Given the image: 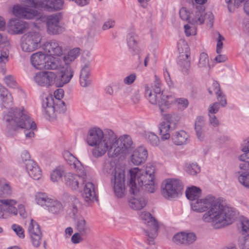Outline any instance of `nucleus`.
<instances>
[{
	"label": "nucleus",
	"mask_w": 249,
	"mask_h": 249,
	"mask_svg": "<svg viewBox=\"0 0 249 249\" xmlns=\"http://www.w3.org/2000/svg\"><path fill=\"white\" fill-rule=\"evenodd\" d=\"M78 174V175H77L70 172L64 174V181L66 185L72 190H76L79 187V181L80 177L82 178L83 182L86 181L87 176L83 179L81 174Z\"/></svg>",
	"instance_id": "nucleus-24"
},
{
	"label": "nucleus",
	"mask_w": 249,
	"mask_h": 249,
	"mask_svg": "<svg viewBox=\"0 0 249 249\" xmlns=\"http://www.w3.org/2000/svg\"><path fill=\"white\" fill-rule=\"evenodd\" d=\"M46 57L47 56L41 52L35 53L31 56L30 60L31 64L36 69L41 70L43 69L45 64Z\"/></svg>",
	"instance_id": "nucleus-27"
},
{
	"label": "nucleus",
	"mask_w": 249,
	"mask_h": 249,
	"mask_svg": "<svg viewBox=\"0 0 249 249\" xmlns=\"http://www.w3.org/2000/svg\"><path fill=\"white\" fill-rule=\"evenodd\" d=\"M183 188V185L179 180L167 179L162 183L161 194L166 199L175 198L181 194Z\"/></svg>",
	"instance_id": "nucleus-5"
},
{
	"label": "nucleus",
	"mask_w": 249,
	"mask_h": 249,
	"mask_svg": "<svg viewBox=\"0 0 249 249\" xmlns=\"http://www.w3.org/2000/svg\"><path fill=\"white\" fill-rule=\"evenodd\" d=\"M213 91L217 96V99L219 101L220 105L222 107H225L227 104V101L225 95L221 91L219 83L216 81H214L212 87L208 89L210 94L212 95Z\"/></svg>",
	"instance_id": "nucleus-28"
},
{
	"label": "nucleus",
	"mask_w": 249,
	"mask_h": 249,
	"mask_svg": "<svg viewBox=\"0 0 249 249\" xmlns=\"http://www.w3.org/2000/svg\"><path fill=\"white\" fill-rule=\"evenodd\" d=\"M29 28L28 23L17 18L10 19L8 24V32L13 35L22 34Z\"/></svg>",
	"instance_id": "nucleus-16"
},
{
	"label": "nucleus",
	"mask_w": 249,
	"mask_h": 249,
	"mask_svg": "<svg viewBox=\"0 0 249 249\" xmlns=\"http://www.w3.org/2000/svg\"><path fill=\"white\" fill-rule=\"evenodd\" d=\"M196 238V235L194 233L181 232L175 234L173 238V240L177 244L189 245L193 243Z\"/></svg>",
	"instance_id": "nucleus-20"
},
{
	"label": "nucleus",
	"mask_w": 249,
	"mask_h": 249,
	"mask_svg": "<svg viewBox=\"0 0 249 249\" xmlns=\"http://www.w3.org/2000/svg\"><path fill=\"white\" fill-rule=\"evenodd\" d=\"M189 57H181L179 55L178 63L182 68V70L185 72H187L190 68V61L189 59Z\"/></svg>",
	"instance_id": "nucleus-44"
},
{
	"label": "nucleus",
	"mask_w": 249,
	"mask_h": 249,
	"mask_svg": "<svg viewBox=\"0 0 249 249\" xmlns=\"http://www.w3.org/2000/svg\"><path fill=\"white\" fill-rule=\"evenodd\" d=\"M11 228L19 238H23L24 237V231L21 226L17 224H13Z\"/></svg>",
	"instance_id": "nucleus-59"
},
{
	"label": "nucleus",
	"mask_w": 249,
	"mask_h": 249,
	"mask_svg": "<svg viewBox=\"0 0 249 249\" xmlns=\"http://www.w3.org/2000/svg\"><path fill=\"white\" fill-rule=\"evenodd\" d=\"M56 75L52 71H40L34 77L35 82L38 85L49 87L54 83L56 84Z\"/></svg>",
	"instance_id": "nucleus-14"
},
{
	"label": "nucleus",
	"mask_w": 249,
	"mask_h": 249,
	"mask_svg": "<svg viewBox=\"0 0 249 249\" xmlns=\"http://www.w3.org/2000/svg\"><path fill=\"white\" fill-rule=\"evenodd\" d=\"M87 236L81 235L79 232H75L71 236V241L74 244H78L82 242Z\"/></svg>",
	"instance_id": "nucleus-61"
},
{
	"label": "nucleus",
	"mask_w": 249,
	"mask_h": 249,
	"mask_svg": "<svg viewBox=\"0 0 249 249\" xmlns=\"http://www.w3.org/2000/svg\"><path fill=\"white\" fill-rule=\"evenodd\" d=\"M61 67V61L59 58L52 56H47L43 69L47 70H56Z\"/></svg>",
	"instance_id": "nucleus-31"
},
{
	"label": "nucleus",
	"mask_w": 249,
	"mask_h": 249,
	"mask_svg": "<svg viewBox=\"0 0 249 249\" xmlns=\"http://www.w3.org/2000/svg\"><path fill=\"white\" fill-rule=\"evenodd\" d=\"M168 100L172 101L171 103L174 101L178 106H180L183 109L187 108L189 105L188 100L184 98L174 99V97L172 96V97L169 98ZM170 104H171V103Z\"/></svg>",
	"instance_id": "nucleus-54"
},
{
	"label": "nucleus",
	"mask_w": 249,
	"mask_h": 249,
	"mask_svg": "<svg viewBox=\"0 0 249 249\" xmlns=\"http://www.w3.org/2000/svg\"><path fill=\"white\" fill-rule=\"evenodd\" d=\"M239 181L247 188H249V171L242 173L238 177Z\"/></svg>",
	"instance_id": "nucleus-53"
},
{
	"label": "nucleus",
	"mask_w": 249,
	"mask_h": 249,
	"mask_svg": "<svg viewBox=\"0 0 249 249\" xmlns=\"http://www.w3.org/2000/svg\"><path fill=\"white\" fill-rule=\"evenodd\" d=\"M218 37L217 39V44H216V53H220L222 52L223 48V42L222 41L224 40V37L222 36L219 33H217Z\"/></svg>",
	"instance_id": "nucleus-63"
},
{
	"label": "nucleus",
	"mask_w": 249,
	"mask_h": 249,
	"mask_svg": "<svg viewBox=\"0 0 249 249\" xmlns=\"http://www.w3.org/2000/svg\"><path fill=\"white\" fill-rule=\"evenodd\" d=\"M198 66L202 69L209 68L208 56L207 53H202L200 54Z\"/></svg>",
	"instance_id": "nucleus-46"
},
{
	"label": "nucleus",
	"mask_w": 249,
	"mask_h": 249,
	"mask_svg": "<svg viewBox=\"0 0 249 249\" xmlns=\"http://www.w3.org/2000/svg\"><path fill=\"white\" fill-rule=\"evenodd\" d=\"M204 125L205 121L204 118L201 116L197 117L195 122V128L197 138L200 140L203 137Z\"/></svg>",
	"instance_id": "nucleus-36"
},
{
	"label": "nucleus",
	"mask_w": 249,
	"mask_h": 249,
	"mask_svg": "<svg viewBox=\"0 0 249 249\" xmlns=\"http://www.w3.org/2000/svg\"><path fill=\"white\" fill-rule=\"evenodd\" d=\"M12 194V189L8 182L0 181V196L8 197Z\"/></svg>",
	"instance_id": "nucleus-41"
},
{
	"label": "nucleus",
	"mask_w": 249,
	"mask_h": 249,
	"mask_svg": "<svg viewBox=\"0 0 249 249\" xmlns=\"http://www.w3.org/2000/svg\"><path fill=\"white\" fill-rule=\"evenodd\" d=\"M138 41V37L134 33L131 32L127 35V42L130 48L135 50L137 47Z\"/></svg>",
	"instance_id": "nucleus-43"
},
{
	"label": "nucleus",
	"mask_w": 249,
	"mask_h": 249,
	"mask_svg": "<svg viewBox=\"0 0 249 249\" xmlns=\"http://www.w3.org/2000/svg\"><path fill=\"white\" fill-rule=\"evenodd\" d=\"M37 230H38L39 232H41L39 225L37 222L31 219L28 226V231L30 235H31L32 233H37Z\"/></svg>",
	"instance_id": "nucleus-52"
},
{
	"label": "nucleus",
	"mask_w": 249,
	"mask_h": 249,
	"mask_svg": "<svg viewBox=\"0 0 249 249\" xmlns=\"http://www.w3.org/2000/svg\"><path fill=\"white\" fill-rule=\"evenodd\" d=\"M26 169L29 175L34 179L38 180L41 177V171L34 160H28L25 163Z\"/></svg>",
	"instance_id": "nucleus-25"
},
{
	"label": "nucleus",
	"mask_w": 249,
	"mask_h": 249,
	"mask_svg": "<svg viewBox=\"0 0 249 249\" xmlns=\"http://www.w3.org/2000/svg\"><path fill=\"white\" fill-rule=\"evenodd\" d=\"M9 53L8 51H2L0 53V71L3 74L6 73L5 64L8 61Z\"/></svg>",
	"instance_id": "nucleus-42"
},
{
	"label": "nucleus",
	"mask_w": 249,
	"mask_h": 249,
	"mask_svg": "<svg viewBox=\"0 0 249 249\" xmlns=\"http://www.w3.org/2000/svg\"><path fill=\"white\" fill-rule=\"evenodd\" d=\"M43 49L49 53V56H60L63 53L62 46L55 40H51L50 42H46L44 44Z\"/></svg>",
	"instance_id": "nucleus-22"
},
{
	"label": "nucleus",
	"mask_w": 249,
	"mask_h": 249,
	"mask_svg": "<svg viewBox=\"0 0 249 249\" xmlns=\"http://www.w3.org/2000/svg\"><path fill=\"white\" fill-rule=\"evenodd\" d=\"M86 140L89 146L94 147L91 154L96 159L103 157L107 153L109 158L121 157L129 153L134 147L129 135L118 138L113 131L107 130L104 133L96 126L88 130Z\"/></svg>",
	"instance_id": "nucleus-1"
},
{
	"label": "nucleus",
	"mask_w": 249,
	"mask_h": 249,
	"mask_svg": "<svg viewBox=\"0 0 249 249\" xmlns=\"http://www.w3.org/2000/svg\"><path fill=\"white\" fill-rule=\"evenodd\" d=\"M147 156L146 149L143 146H140L133 151L131 155V161L134 164L140 165L145 161Z\"/></svg>",
	"instance_id": "nucleus-23"
},
{
	"label": "nucleus",
	"mask_w": 249,
	"mask_h": 249,
	"mask_svg": "<svg viewBox=\"0 0 249 249\" xmlns=\"http://www.w3.org/2000/svg\"><path fill=\"white\" fill-rule=\"evenodd\" d=\"M179 16L182 20L187 21L189 23V20H191L192 18V13H190L186 8L182 7L179 10Z\"/></svg>",
	"instance_id": "nucleus-55"
},
{
	"label": "nucleus",
	"mask_w": 249,
	"mask_h": 249,
	"mask_svg": "<svg viewBox=\"0 0 249 249\" xmlns=\"http://www.w3.org/2000/svg\"><path fill=\"white\" fill-rule=\"evenodd\" d=\"M144 89L145 97L152 105L158 104L159 106H166L172 101L168 100L169 98L172 97V95H163L162 93H161V90L158 88L153 89L152 91L148 85H145L144 86Z\"/></svg>",
	"instance_id": "nucleus-10"
},
{
	"label": "nucleus",
	"mask_w": 249,
	"mask_h": 249,
	"mask_svg": "<svg viewBox=\"0 0 249 249\" xmlns=\"http://www.w3.org/2000/svg\"><path fill=\"white\" fill-rule=\"evenodd\" d=\"M55 101L52 96H48L45 98L42 103V107L45 112L49 115L52 116L54 114V106Z\"/></svg>",
	"instance_id": "nucleus-33"
},
{
	"label": "nucleus",
	"mask_w": 249,
	"mask_h": 249,
	"mask_svg": "<svg viewBox=\"0 0 249 249\" xmlns=\"http://www.w3.org/2000/svg\"><path fill=\"white\" fill-rule=\"evenodd\" d=\"M46 208L49 212L56 214L61 213L63 211V207L60 202L52 199Z\"/></svg>",
	"instance_id": "nucleus-37"
},
{
	"label": "nucleus",
	"mask_w": 249,
	"mask_h": 249,
	"mask_svg": "<svg viewBox=\"0 0 249 249\" xmlns=\"http://www.w3.org/2000/svg\"><path fill=\"white\" fill-rule=\"evenodd\" d=\"M154 179V178H151V179H144L143 184L142 186H139L138 184L137 183V189L140 188V192H141V190H144L148 193H153L157 189Z\"/></svg>",
	"instance_id": "nucleus-34"
},
{
	"label": "nucleus",
	"mask_w": 249,
	"mask_h": 249,
	"mask_svg": "<svg viewBox=\"0 0 249 249\" xmlns=\"http://www.w3.org/2000/svg\"><path fill=\"white\" fill-rule=\"evenodd\" d=\"M37 233H32L31 235H30L32 243L36 248H38L40 246L42 241V232H39L37 230Z\"/></svg>",
	"instance_id": "nucleus-45"
},
{
	"label": "nucleus",
	"mask_w": 249,
	"mask_h": 249,
	"mask_svg": "<svg viewBox=\"0 0 249 249\" xmlns=\"http://www.w3.org/2000/svg\"><path fill=\"white\" fill-rule=\"evenodd\" d=\"M41 36L39 33L30 31L23 35L20 39V47L25 52H32L41 46Z\"/></svg>",
	"instance_id": "nucleus-6"
},
{
	"label": "nucleus",
	"mask_w": 249,
	"mask_h": 249,
	"mask_svg": "<svg viewBox=\"0 0 249 249\" xmlns=\"http://www.w3.org/2000/svg\"><path fill=\"white\" fill-rule=\"evenodd\" d=\"M240 222L243 236L249 234V220L246 217H242L240 219Z\"/></svg>",
	"instance_id": "nucleus-56"
},
{
	"label": "nucleus",
	"mask_w": 249,
	"mask_h": 249,
	"mask_svg": "<svg viewBox=\"0 0 249 249\" xmlns=\"http://www.w3.org/2000/svg\"><path fill=\"white\" fill-rule=\"evenodd\" d=\"M165 121L162 122L159 127L160 135L162 141L168 140L170 137L171 125H175L179 121V117L175 114H168L165 116Z\"/></svg>",
	"instance_id": "nucleus-13"
},
{
	"label": "nucleus",
	"mask_w": 249,
	"mask_h": 249,
	"mask_svg": "<svg viewBox=\"0 0 249 249\" xmlns=\"http://www.w3.org/2000/svg\"><path fill=\"white\" fill-rule=\"evenodd\" d=\"M0 202L3 204L5 213L8 215L9 214H13L15 215L18 214V210L14 206L17 203L14 199H1Z\"/></svg>",
	"instance_id": "nucleus-29"
},
{
	"label": "nucleus",
	"mask_w": 249,
	"mask_h": 249,
	"mask_svg": "<svg viewBox=\"0 0 249 249\" xmlns=\"http://www.w3.org/2000/svg\"><path fill=\"white\" fill-rule=\"evenodd\" d=\"M147 141L153 146H157L160 142L158 137L153 132H147L145 134Z\"/></svg>",
	"instance_id": "nucleus-48"
},
{
	"label": "nucleus",
	"mask_w": 249,
	"mask_h": 249,
	"mask_svg": "<svg viewBox=\"0 0 249 249\" xmlns=\"http://www.w3.org/2000/svg\"><path fill=\"white\" fill-rule=\"evenodd\" d=\"M154 172L155 167L152 165L146 166L145 170L135 168L133 170L130 171L129 182L136 184L138 183L139 186H142L144 179L154 178Z\"/></svg>",
	"instance_id": "nucleus-9"
},
{
	"label": "nucleus",
	"mask_w": 249,
	"mask_h": 249,
	"mask_svg": "<svg viewBox=\"0 0 249 249\" xmlns=\"http://www.w3.org/2000/svg\"><path fill=\"white\" fill-rule=\"evenodd\" d=\"M191 206L196 212L201 213L209 210L204 214L202 219L206 222H211L216 229L231 224L235 217V212L231 208L225 207L213 196L198 198L191 202Z\"/></svg>",
	"instance_id": "nucleus-2"
},
{
	"label": "nucleus",
	"mask_w": 249,
	"mask_h": 249,
	"mask_svg": "<svg viewBox=\"0 0 249 249\" xmlns=\"http://www.w3.org/2000/svg\"><path fill=\"white\" fill-rule=\"evenodd\" d=\"M189 135L183 130L176 132L172 136V140L174 143L178 145H181L187 143L189 140Z\"/></svg>",
	"instance_id": "nucleus-30"
},
{
	"label": "nucleus",
	"mask_w": 249,
	"mask_h": 249,
	"mask_svg": "<svg viewBox=\"0 0 249 249\" xmlns=\"http://www.w3.org/2000/svg\"><path fill=\"white\" fill-rule=\"evenodd\" d=\"M186 172L191 175H195L200 172V167L196 163H186L185 165Z\"/></svg>",
	"instance_id": "nucleus-47"
},
{
	"label": "nucleus",
	"mask_w": 249,
	"mask_h": 249,
	"mask_svg": "<svg viewBox=\"0 0 249 249\" xmlns=\"http://www.w3.org/2000/svg\"><path fill=\"white\" fill-rule=\"evenodd\" d=\"M136 79V74L135 73H132L124 78L123 82L124 84L130 85L133 84Z\"/></svg>",
	"instance_id": "nucleus-62"
},
{
	"label": "nucleus",
	"mask_w": 249,
	"mask_h": 249,
	"mask_svg": "<svg viewBox=\"0 0 249 249\" xmlns=\"http://www.w3.org/2000/svg\"><path fill=\"white\" fill-rule=\"evenodd\" d=\"M64 174V171L60 168H56L51 174V179L53 182H57L60 179Z\"/></svg>",
	"instance_id": "nucleus-51"
},
{
	"label": "nucleus",
	"mask_w": 249,
	"mask_h": 249,
	"mask_svg": "<svg viewBox=\"0 0 249 249\" xmlns=\"http://www.w3.org/2000/svg\"><path fill=\"white\" fill-rule=\"evenodd\" d=\"M59 20L58 15H52L48 18L46 24L49 34L57 35L65 31V27L59 24Z\"/></svg>",
	"instance_id": "nucleus-18"
},
{
	"label": "nucleus",
	"mask_w": 249,
	"mask_h": 249,
	"mask_svg": "<svg viewBox=\"0 0 249 249\" xmlns=\"http://www.w3.org/2000/svg\"><path fill=\"white\" fill-rule=\"evenodd\" d=\"M36 202L39 205L46 208L52 200L48 195L44 193H37L35 195Z\"/></svg>",
	"instance_id": "nucleus-39"
},
{
	"label": "nucleus",
	"mask_w": 249,
	"mask_h": 249,
	"mask_svg": "<svg viewBox=\"0 0 249 249\" xmlns=\"http://www.w3.org/2000/svg\"><path fill=\"white\" fill-rule=\"evenodd\" d=\"M178 51L181 57H190L189 48L187 42L183 39H180L178 43Z\"/></svg>",
	"instance_id": "nucleus-40"
},
{
	"label": "nucleus",
	"mask_w": 249,
	"mask_h": 249,
	"mask_svg": "<svg viewBox=\"0 0 249 249\" xmlns=\"http://www.w3.org/2000/svg\"><path fill=\"white\" fill-rule=\"evenodd\" d=\"M30 7L43 8L49 11H57L63 7V0H20Z\"/></svg>",
	"instance_id": "nucleus-8"
},
{
	"label": "nucleus",
	"mask_w": 249,
	"mask_h": 249,
	"mask_svg": "<svg viewBox=\"0 0 249 249\" xmlns=\"http://www.w3.org/2000/svg\"><path fill=\"white\" fill-rule=\"evenodd\" d=\"M61 68L60 72L56 75V86L62 87L69 83L73 76L74 71L70 65L65 64Z\"/></svg>",
	"instance_id": "nucleus-15"
},
{
	"label": "nucleus",
	"mask_w": 249,
	"mask_h": 249,
	"mask_svg": "<svg viewBox=\"0 0 249 249\" xmlns=\"http://www.w3.org/2000/svg\"><path fill=\"white\" fill-rule=\"evenodd\" d=\"M54 109V113L55 112L58 113H64L66 112L67 107L64 101L62 100H58L55 101Z\"/></svg>",
	"instance_id": "nucleus-50"
},
{
	"label": "nucleus",
	"mask_w": 249,
	"mask_h": 249,
	"mask_svg": "<svg viewBox=\"0 0 249 249\" xmlns=\"http://www.w3.org/2000/svg\"><path fill=\"white\" fill-rule=\"evenodd\" d=\"M4 97L8 99V103L11 102V94L5 87L0 86V97L1 99Z\"/></svg>",
	"instance_id": "nucleus-60"
},
{
	"label": "nucleus",
	"mask_w": 249,
	"mask_h": 249,
	"mask_svg": "<svg viewBox=\"0 0 249 249\" xmlns=\"http://www.w3.org/2000/svg\"><path fill=\"white\" fill-rule=\"evenodd\" d=\"M141 219L149 228L150 231L144 230L147 236L148 243L150 245L154 244V239L157 236L159 230V225L157 220L148 212H142L140 215Z\"/></svg>",
	"instance_id": "nucleus-11"
},
{
	"label": "nucleus",
	"mask_w": 249,
	"mask_h": 249,
	"mask_svg": "<svg viewBox=\"0 0 249 249\" xmlns=\"http://www.w3.org/2000/svg\"><path fill=\"white\" fill-rule=\"evenodd\" d=\"M185 33L188 36L195 35L196 34V30L194 27H191L188 24L185 25L184 26Z\"/></svg>",
	"instance_id": "nucleus-64"
},
{
	"label": "nucleus",
	"mask_w": 249,
	"mask_h": 249,
	"mask_svg": "<svg viewBox=\"0 0 249 249\" xmlns=\"http://www.w3.org/2000/svg\"><path fill=\"white\" fill-rule=\"evenodd\" d=\"M89 71L87 65H85L81 70L80 74V83L81 86L86 87L90 84L89 79Z\"/></svg>",
	"instance_id": "nucleus-35"
},
{
	"label": "nucleus",
	"mask_w": 249,
	"mask_h": 249,
	"mask_svg": "<svg viewBox=\"0 0 249 249\" xmlns=\"http://www.w3.org/2000/svg\"><path fill=\"white\" fill-rule=\"evenodd\" d=\"M75 230L81 235L86 236H88L91 231L89 226L82 217H79L75 220Z\"/></svg>",
	"instance_id": "nucleus-26"
},
{
	"label": "nucleus",
	"mask_w": 249,
	"mask_h": 249,
	"mask_svg": "<svg viewBox=\"0 0 249 249\" xmlns=\"http://www.w3.org/2000/svg\"><path fill=\"white\" fill-rule=\"evenodd\" d=\"M129 186L130 193L131 195L128 201L130 207L135 210L142 209L145 206L147 200L143 196L142 193L140 192V188L137 189L136 184L129 183Z\"/></svg>",
	"instance_id": "nucleus-12"
},
{
	"label": "nucleus",
	"mask_w": 249,
	"mask_h": 249,
	"mask_svg": "<svg viewBox=\"0 0 249 249\" xmlns=\"http://www.w3.org/2000/svg\"><path fill=\"white\" fill-rule=\"evenodd\" d=\"M213 19L214 16L212 12L205 13L204 6L198 5L194 7L189 23L193 25L202 24L206 20L208 25L212 28L213 26Z\"/></svg>",
	"instance_id": "nucleus-7"
},
{
	"label": "nucleus",
	"mask_w": 249,
	"mask_h": 249,
	"mask_svg": "<svg viewBox=\"0 0 249 249\" xmlns=\"http://www.w3.org/2000/svg\"><path fill=\"white\" fill-rule=\"evenodd\" d=\"M13 13L16 17L27 19H32L38 15V12L36 10L18 5L13 7Z\"/></svg>",
	"instance_id": "nucleus-17"
},
{
	"label": "nucleus",
	"mask_w": 249,
	"mask_h": 249,
	"mask_svg": "<svg viewBox=\"0 0 249 249\" xmlns=\"http://www.w3.org/2000/svg\"><path fill=\"white\" fill-rule=\"evenodd\" d=\"M82 196L86 202L88 204L97 200L94 184L91 182L86 183Z\"/></svg>",
	"instance_id": "nucleus-21"
},
{
	"label": "nucleus",
	"mask_w": 249,
	"mask_h": 249,
	"mask_svg": "<svg viewBox=\"0 0 249 249\" xmlns=\"http://www.w3.org/2000/svg\"><path fill=\"white\" fill-rule=\"evenodd\" d=\"M80 53V49L79 48H75L71 50L63 57V60L65 64L69 65L70 63L73 61Z\"/></svg>",
	"instance_id": "nucleus-38"
},
{
	"label": "nucleus",
	"mask_w": 249,
	"mask_h": 249,
	"mask_svg": "<svg viewBox=\"0 0 249 249\" xmlns=\"http://www.w3.org/2000/svg\"><path fill=\"white\" fill-rule=\"evenodd\" d=\"M244 153L240 156V160L245 162L240 165L241 169L249 170V151L243 152Z\"/></svg>",
	"instance_id": "nucleus-49"
},
{
	"label": "nucleus",
	"mask_w": 249,
	"mask_h": 249,
	"mask_svg": "<svg viewBox=\"0 0 249 249\" xmlns=\"http://www.w3.org/2000/svg\"><path fill=\"white\" fill-rule=\"evenodd\" d=\"M185 194L186 197L192 202L201 196V190L199 187L193 186L187 188Z\"/></svg>",
	"instance_id": "nucleus-32"
},
{
	"label": "nucleus",
	"mask_w": 249,
	"mask_h": 249,
	"mask_svg": "<svg viewBox=\"0 0 249 249\" xmlns=\"http://www.w3.org/2000/svg\"><path fill=\"white\" fill-rule=\"evenodd\" d=\"M3 80L5 83L10 88H15L17 87V82L15 78L12 75H8L4 77Z\"/></svg>",
	"instance_id": "nucleus-58"
},
{
	"label": "nucleus",
	"mask_w": 249,
	"mask_h": 249,
	"mask_svg": "<svg viewBox=\"0 0 249 249\" xmlns=\"http://www.w3.org/2000/svg\"><path fill=\"white\" fill-rule=\"evenodd\" d=\"M64 158L71 167L75 170L78 174H80L83 179L86 178V173L84 170L82 164L77 159L68 151L64 154Z\"/></svg>",
	"instance_id": "nucleus-19"
},
{
	"label": "nucleus",
	"mask_w": 249,
	"mask_h": 249,
	"mask_svg": "<svg viewBox=\"0 0 249 249\" xmlns=\"http://www.w3.org/2000/svg\"><path fill=\"white\" fill-rule=\"evenodd\" d=\"M3 121L8 131L25 129L24 133L26 138L35 136L33 130L36 129V124L23 108L11 109L3 117Z\"/></svg>",
	"instance_id": "nucleus-3"
},
{
	"label": "nucleus",
	"mask_w": 249,
	"mask_h": 249,
	"mask_svg": "<svg viewBox=\"0 0 249 249\" xmlns=\"http://www.w3.org/2000/svg\"><path fill=\"white\" fill-rule=\"evenodd\" d=\"M240 249H249V234H247L239 240Z\"/></svg>",
	"instance_id": "nucleus-57"
},
{
	"label": "nucleus",
	"mask_w": 249,
	"mask_h": 249,
	"mask_svg": "<svg viewBox=\"0 0 249 249\" xmlns=\"http://www.w3.org/2000/svg\"><path fill=\"white\" fill-rule=\"evenodd\" d=\"M103 170L112 176L111 181L114 184V193L117 197H122L124 195L125 191L124 172L116 167L114 161L108 160H106L104 161Z\"/></svg>",
	"instance_id": "nucleus-4"
}]
</instances>
